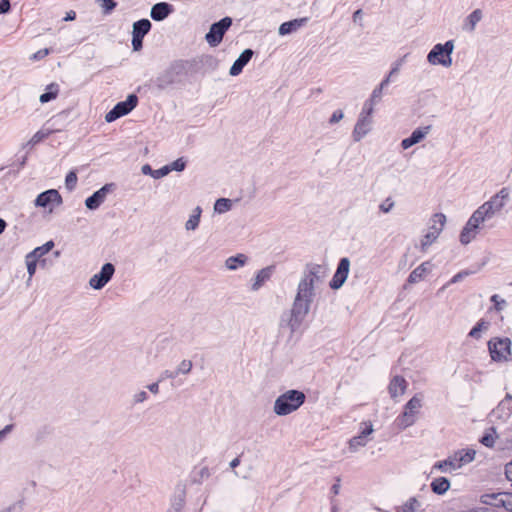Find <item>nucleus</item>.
Listing matches in <instances>:
<instances>
[{"label": "nucleus", "instance_id": "nucleus-41", "mask_svg": "<svg viewBox=\"0 0 512 512\" xmlns=\"http://www.w3.org/2000/svg\"><path fill=\"white\" fill-rule=\"evenodd\" d=\"M77 180L78 178L76 172L74 170H71L65 178L66 189L69 191H73L76 187Z\"/></svg>", "mask_w": 512, "mask_h": 512}, {"label": "nucleus", "instance_id": "nucleus-36", "mask_svg": "<svg viewBox=\"0 0 512 512\" xmlns=\"http://www.w3.org/2000/svg\"><path fill=\"white\" fill-rule=\"evenodd\" d=\"M185 503V491L182 490L179 494L175 495L171 502V507L168 512H181Z\"/></svg>", "mask_w": 512, "mask_h": 512}, {"label": "nucleus", "instance_id": "nucleus-32", "mask_svg": "<svg viewBox=\"0 0 512 512\" xmlns=\"http://www.w3.org/2000/svg\"><path fill=\"white\" fill-rule=\"evenodd\" d=\"M141 171L144 175H150L154 179H160L169 174V169L165 165L159 169H152L149 164H145L142 166Z\"/></svg>", "mask_w": 512, "mask_h": 512}, {"label": "nucleus", "instance_id": "nucleus-52", "mask_svg": "<svg viewBox=\"0 0 512 512\" xmlns=\"http://www.w3.org/2000/svg\"><path fill=\"white\" fill-rule=\"evenodd\" d=\"M491 301L494 303L495 309L497 311H501L506 305V301L501 299L497 294L491 297Z\"/></svg>", "mask_w": 512, "mask_h": 512}, {"label": "nucleus", "instance_id": "nucleus-9", "mask_svg": "<svg viewBox=\"0 0 512 512\" xmlns=\"http://www.w3.org/2000/svg\"><path fill=\"white\" fill-rule=\"evenodd\" d=\"M488 349L493 361H506L511 355V341L509 338H495L488 342Z\"/></svg>", "mask_w": 512, "mask_h": 512}, {"label": "nucleus", "instance_id": "nucleus-17", "mask_svg": "<svg viewBox=\"0 0 512 512\" xmlns=\"http://www.w3.org/2000/svg\"><path fill=\"white\" fill-rule=\"evenodd\" d=\"M254 55V51L250 48L245 49L239 55V57L234 61L232 66L230 67L229 74L231 76H238L242 73L244 67L250 62Z\"/></svg>", "mask_w": 512, "mask_h": 512}, {"label": "nucleus", "instance_id": "nucleus-45", "mask_svg": "<svg viewBox=\"0 0 512 512\" xmlns=\"http://www.w3.org/2000/svg\"><path fill=\"white\" fill-rule=\"evenodd\" d=\"M37 262H38V260H36L33 257H30V255L27 254V256H26V265H27V271H28V274H29L30 278L36 272Z\"/></svg>", "mask_w": 512, "mask_h": 512}, {"label": "nucleus", "instance_id": "nucleus-40", "mask_svg": "<svg viewBox=\"0 0 512 512\" xmlns=\"http://www.w3.org/2000/svg\"><path fill=\"white\" fill-rule=\"evenodd\" d=\"M439 236V231H431V232H428L424 237L423 239L421 240V248L423 251H425V249L430 246L435 240L436 238Z\"/></svg>", "mask_w": 512, "mask_h": 512}, {"label": "nucleus", "instance_id": "nucleus-12", "mask_svg": "<svg viewBox=\"0 0 512 512\" xmlns=\"http://www.w3.org/2000/svg\"><path fill=\"white\" fill-rule=\"evenodd\" d=\"M350 270V260L347 257H343L339 260L337 269L329 283V286L333 290H337L345 283Z\"/></svg>", "mask_w": 512, "mask_h": 512}, {"label": "nucleus", "instance_id": "nucleus-18", "mask_svg": "<svg viewBox=\"0 0 512 512\" xmlns=\"http://www.w3.org/2000/svg\"><path fill=\"white\" fill-rule=\"evenodd\" d=\"M372 127V119L365 118L364 116H359L354 130L352 132V137L355 142H359L362 138H364L371 130Z\"/></svg>", "mask_w": 512, "mask_h": 512}, {"label": "nucleus", "instance_id": "nucleus-28", "mask_svg": "<svg viewBox=\"0 0 512 512\" xmlns=\"http://www.w3.org/2000/svg\"><path fill=\"white\" fill-rule=\"evenodd\" d=\"M431 490L437 495L445 494L450 488V481L446 477H437L430 484Z\"/></svg>", "mask_w": 512, "mask_h": 512}, {"label": "nucleus", "instance_id": "nucleus-2", "mask_svg": "<svg viewBox=\"0 0 512 512\" xmlns=\"http://www.w3.org/2000/svg\"><path fill=\"white\" fill-rule=\"evenodd\" d=\"M189 67L190 65L188 61H173L156 77L154 82L157 89L163 91L169 87L183 83L188 74Z\"/></svg>", "mask_w": 512, "mask_h": 512}, {"label": "nucleus", "instance_id": "nucleus-46", "mask_svg": "<svg viewBox=\"0 0 512 512\" xmlns=\"http://www.w3.org/2000/svg\"><path fill=\"white\" fill-rule=\"evenodd\" d=\"M98 1L101 2V7L103 8L104 14L111 13L117 6V2L115 0H98Z\"/></svg>", "mask_w": 512, "mask_h": 512}, {"label": "nucleus", "instance_id": "nucleus-37", "mask_svg": "<svg viewBox=\"0 0 512 512\" xmlns=\"http://www.w3.org/2000/svg\"><path fill=\"white\" fill-rule=\"evenodd\" d=\"M232 208V201L228 198H219L214 204V211L223 214Z\"/></svg>", "mask_w": 512, "mask_h": 512}, {"label": "nucleus", "instance_id": "nucleus-44", "mask_svg": "<svg viewBox=\"0 0 512 512\" xmlns=\"http://www.w3.org/2000/svg\"><path fill=\"white\" fill-rule=\"evenodd\" d=\"M366 443L367 439H364L362 436L357 435L349 440V447L351 450L355 451L358 447L365 446Z\"/></svg>", "mask_w": 512, "mask_h": 512}, {"label": "nucleus", "instance_id": "nucleus-59", "mask_svg": "<svg viewBox=\"0 0 512 512\" xmlns=\"http://www.w3.org/2000/svg\"><path fill=\"white\" fill-rule=\"evenodd\" d=\"M365 427L362 429V431L359 433L360 436H362L364 439L367 438L372 432H373V426L369 423H364Z\"/></svg>", "mask_w": 512, "mask_h": 512}, {"label": "nucleus", "instance_id": "nucleus-43", "mask_svg": "<svg viewBox=\"0 0 512 512\" xmlns=\"http://www.w3.org/2000/svg\"><path fill=\"white\" fill-rule=\"evenodd\" d=\"M435 225L432 227L434 231H439V233L442 231L445 222H446V216L443 213H436L434 215L433 219Z\"/></svg>", "mask_w": 512, "mask_h": 512}, {"label": "nucleus", "instance_id": "nucleus-5", "mask_svg": "<svg viewBox=\"0 0 512 512\" xmlns=\"http://www.w3.org/2000/svg\"><path fill=\"white\" fill-rule=\"evenodd\" d=\"M423 396L415 394L404 406V411L396 418L399 428L406 429L416 421V414L422 407Z\"/></svg>", "mask_w": 512, "mask_h": 512}, {"label": "nucleus", "instance_id": "nucleus-16", "mask_svg": "<svg viewBox=\"0 0 512 512\" xmlns=\"http://www.w3.org/2000/svg\"><path fill=\"white\" fill-rule=\"evenodd\" d=\"M174 12V7L168 2H158L154 4L150 10V16L154 21L160 22L165 20Z\"/></svg>", "mask_w": 512, "mask_h": 512}, {"label": "nucleus", "instance_id": "nucleus-21", "mask_svg": "<svg viewBox=\"0 0 512 512\" xmlns=\"http://www.w3.org/2000/svg\"><path fill=\"white\" fill-rule=\"evenodd\" d=\"M406 388L407 381L402 376L398 375L394 376L388 385L389 394L393 399L404 394Z\"/></svg>", "mask_w": 512, "mask_h": 512}, {"label": "nucleus", "instance_id": "nucleus-31", "mask_svg": "<svg viewBox=\"0 0 512 512\" xmlns=\"http://www.w3.org/2000/svg\"><path fill=\"white\" fill-rule=\"evenodd\" d=\"M58 93H59V85L57 83H50L47 87H46V91L40 95V102L41 103H48L52 100H54L57 96H58Z\"/></svg>", "mask_w": 512, "mask_h": 512}, {"label": "nucleus", "instance_id": "nucleus-1", "mask_svg": "<svg viewBox=\"0 0 512 512\" xmlns=\"http://www.w3.org/2000/svg\"><path fill=\"white\" fill-rule=\"evenodd\" d=\"M326 274V268L315 263L305 266L303 276L298 284L297 293L289 313L282 315L280 326L287 327L291 334L299 331L305 317L310 311L315 296V283L321 281Z\"/></svg>", "mask_w": 512, "mask_h": 512}, {"label": "nucleus", "instance_id": "nucleus-14", "mask_svg": "<svg viewBox=\"0 0 512 512\" xmlns=\"http://www.w3.org/2000/svg\"><path fill=\"white\" fill-rule=\"evenodd\" d=\"M34 204L36 207H42L47 208L50 205H61L62 204V196L60 193L55 189H49L42 193H40L35 201Z\"/></svg>", "mask_w": 512, "mask_h": 512}, {"label": "nucleus", "instance_id": "nucleus-20", "mask_svg": "<svg viewBox=\"0 0 512 512\" xmlns=\"http://www.w3.org/2000/svg\"><path fill=\"white\" fill-rule=\"evenodd\" d=\"M308 21H309L308 17H302V18H296V19L284 22L279 26L278 33L281 36L291 34L293 32H296L300 28L306 26Z\"/></svg>", "mask_w": 512, "mask_h": 512}, {"label": "nucleus", "instance_id": "nucleus-3", "mask_svg": "<svg viewBox=\"0 0 512 512\" xmlns=\"http://www.w3.org/2000/svg\"><path fill=\"white\" fill-rule=\"evenodd\" d=\"M306 400L304 392L296 389L288 390L280 394L273 406V411L278 416H286L298 410Z\"/></svg>", "mask_w": 512, "mask_h": 512}, {"label": "nucleus", "instance_id": "nucleus-19", "mask_svg": "<svg viewBox=\"0 0 512 512\" xmlns=\"http://www.w3.org/2000/svg\"><path fill=\"white\" fill-rule=\"evenodd\" d=\"M433 264L430 261H425L416 267L408 276L407 284H416L425 279L428 273L431 272Z\"/></svg>", "mask_w": 512, "mask_h": 512}, {"label": "nucleus", "instance_id": "nucleus-29", "mask_svg": "<svg viewBox=\"0 0 512 512\" xmlns=\"http://www.w3.org/2000/svg\"><path fill=\"white\" fill-rule=\"evenodd\" d=\"M480 22V9H475L470 15H468L462 24V30L466 32H472L475 30L476 25Z\"/></svg>", "mask_w": 512, "mask_h": 512}, {"label": "nucleus", "instance_id": "nucleus-63", "mask_svg": "<svg viewBox=\"0 0 512 512\" xmlns=\"http://www.w3.org/2000/svg\"><path fill=\"white\" fill-rule=\"evenodd\" d=\"M503 508L506 511L512 512V494L507 493V498L505 499V506Z\"/></svg>", "mask_w": 512, "mask_h": 512}, {"label": "nucleus", "instance_id": "nucleus-11", "mask_svg": "<svg viewBox=\"0 0 512 512\" xmlns=\"http://www.w3.org/2000/svg\"><path fill=\"white\" fill-rule=\"evenodd\" d=\"M115 273V266L107 262L102 267L101 270L94 274L90 280L89 285L95 289L100 290L112 279L113 275Z\"/></svg>", "mask_w": 512, "mask_h": 512}, {"label": "nucleus", "instance_id": "nucleus-15", "mask_svg": "<svg viewBox=\"0 0 512 512\" xmlns=\"http://www.w3.org/2000/svg\"><path fill=\"white\" fill-rule=\"evenodd\" d=\"M431 125L416 128L409 137L401 141V147L406 150L420 143L431 131Z\"/></svg>", "mask_w": 512, "mask_h": 512}, {"label": "nucleus", "instance_id": "nucleus-55", "mask_svg": "<svg viewBox=\"0 0 512 512\" xmlns=\"http://www.w3.org/2000/svg\"><path fill=\"white\" fill-rule=\"evenodd\" d=\"M343 117H344V114H343L342 110H335L329 119V123L336 124L340 120H342Z\"/></svg>", "mask_w": 512, "mask_h": 512}, {"label": "nucleus", "instance_id": "nucleus-13", "mask_svg": "<svg viewBox=\"0 0 512 512\" xmlns=\"http://www.w3.org/2000/svg\"><path fill=\"white\" fill-rule=\"evenodd\" d=\"M114 187V183L105 184L100 189L95 191L91 196L87 197L85 200V206L87 207V209H98L101 206V204L105 201L108 193L113 191Z\"/></svg>", "mask_w": 512, "mask_h": 512}, {"label": "nucleus", "instance_id": "nucleus-23", "mask_svg": "<svg viewBox=\"0 0 512 512\" xmlns=\"http://www.w3.org/2000/svg\"><path fill=\"white\" fill-rule=\"evenodd\" d=\"M507 498V493H491V494H482V504L490 505L493 507H503L505 506V499Z\"/></svg>", "mask_w": 512, "mask_h": 512}, {"label": "nucleus", "instance_id": "nucleus-39", "mask_svg": "<svg viewBox=\"0 0 512 512\" xmlns=\"http://www.w3.org/2000/svg\"><path fill=\"white\" fill-rule=\"evenodd\" d=\"M186 165L187 161L183 157H180L173 161L172 163L167 164L165 166L168 167L170 173L171 171L181 172L186 168Z\"/></svg>", "mask_w": 512, "mask_h": 512}, {"label": "nucleus", "instance_id": "nucleus-56", "mask_svg": "<svg viewBox=\"0 0 512 512\" xmlns=\"http://www.w3.org/2000/svg\"><path fill=\"white\" fill-rule=\"evenodd\" d=\"M177 377V374L174 371H171V370H164L161 372L160 374V377H159V381H164L166 379H175Z\"/></svg>", "mask_w": 512, "mask_h": 512}, {"label": "nucleus", "instance_id": "nucleus-27", "mask_svg": "<svg viewBox=\"0 0 512 512\" xmlns=\"http://www.w3.org/2000/svg\"><path fill=\"white\" fill-rule=\"evenodd\" d=\"M152 23L150 20L143 18L137 20L133 23L132 26V35L145 37L151 30Z\"/></svg>", "mask_w": 512, "mask_h": 512}, {"label": "nucleus", "instance_id": "nucleus-61", "mask_svg": "<svg viewBox=\"0 0 512 512\" xmlns=\"http://www.w3.org/2000/svg\"><path fill=\"white\" fill-rule=\"evenodd\" d=\"M148 399V394L145 391H140L134 395L135 403H142Z\"/></svg>", "mask_w": 512, "mask_h": 512}, {"label": "nucleus", "instance_id": "nucleus-4", "mask_svg": "<svg viewBox=\"0 0 512 512\" xmlns=\"http://www.w3.org/2000/svg\"><path fill=\"white\" fill-rule=\"evenodd\" d=\"M454 50V41L448 40L444 44H436L428 53L427 61L432 65L450 67L452 65L451 55Z\"/></svg>", "mask_w": 512, "mask_h": 512}, {"label": "nucleus", "instance_id": "nucleus-26", "mask_svg": "<svg viewBox=\"0 0 512 512\" xmlns=\"http://www.w3.org/2000/svg\"><path fill=\"white\" fill-rule=\"evenodd\" d=\"M497 417H509L512 413V396L507 394L493 411Z\"/></svg>", "mask_w": 512, "mask_h": 512}, {"label": "nucleus", "instance_id": "nucleus-64", "mask_svg": "<svg viewBox=\"0 0 512 512\" xmlns=\"http://www.w3.org/2000/svg\"><path fill=\"white\" fill-rule=\"evenodd\" d=\"M506 478L512 482V461L505 465Z\"/></svg>", "mask_w": 512, "mask_h": 512}, {"label": "nucleus", "instance_id": "nucleus-47", "mask_svg": "<svg viewBox=\"0 0 512 512\" xmlns=\"http://www.w3.org/2000/svg\"><path fill=\"white\" fill-rule=\"evenodd\" d=\"M473 272L470 271V270H462L460 272H458L457 274H455L449 281H448V284H455V283H458L460 281H462L463 279H465L467 276L471 275Z\"/></svg>", "mask_w": 512, "mask_h": 512}, {"label": "nucleus", "instance_id": "nucleus-48", "mask_svg": "<svg viewBox=\"0 0 512 512\" xmlns=\"http://www.w3.org/2000/svg\"><path fill=\"white\" fill-rule=\"evenodd\" d=\"M395 205V202L391 197H387L380 205L379 210L383 213H389Z\"/></svg>", "mask_w": 512, "mask_h": 512}, {"label": "nucleus", "instance_id": "nucleus-58", "mask_svg": "<svg viewBox=\"0 0 512 512\" xmlns=\"http://www.w3.org/2000/svg\"><path fill=\"white\" fill-rule=\"evenodd\" d=\"M403 58L402 59H399L397 60L394 64H393V67L391 68L390 72H389V77H392L394 75H397L400 71V67L403 63Z\"/></svg>", "mask_w": 512, "mask_h": 512}, {"label": "nucleus", "instance_id": "nucleus-38", "mask_svg": "<svg viewBox=\"0 0 512 512\" xmlns=\"http://www.w3.org/2000/svg\"><path fill=\"white\" fill-rule=\"evenodd\" d=\"M497 438L496 431L494 427H491L489 431H487L484 435H482V445L486 447H493L495 443V439Z\"/></svg>", "mask_w": 512, "mask_h": 512}, {"label": "nucleus", "instance_id": "nucleus-62", "mask_svg": "<svg viewBox=\"0 0 512 512\" xmlns=\"http://www.w3.org/2000/svg\"><path fill=\"white\" fill-rule=\"evenodd\" d=\"M468 335L476 339L480 337V321L475 323Z\"/></svg>", "mask_w": 512, "mask_h": 512}, {"label": "nucleus", "instance_id": "nucleus-22", "mask_svg": "<svg viewBox=\"0 0 512 512\" xmlns=\"http://www.w3.org/2000/svg\"><path fill=\"white\" fill-rule=\"evenodd\" d=\"M456 469H459V462L456 461V456L454 454L450 455L445 460L437 461L432 467V471L439 470L443 473H448Z\"/></svg>", "mask_w": 512, "mask_h": 512}, {"label": "nucleus", "instance_id": "nucleus-30", "mask_svg": "<svg viewBox=\"0 0 512 512\" xmlns=\"http://www.w3.org/2000/svg\"><path fill=\"white\" fill-rule=\"evenodd\" d=\"M456 461L459 462V468L472 462L475 458L476 451L474 449H461L454 453Z\"/></svg>", "mask_w": 512, "mask_h": 512}, {"label": "nucleus", "instance_id": "nucleus-6", "mask_svg": "<svg viewBox=\"0 0 512 512\" xmlns=\"http://www.w3.org/2000/svg\"><path fill=\"white\" fill-rule=\"evenodd\" d=\"M508 197L509 190L504 187L492 196L489 201L482 204V223L499 213L506 204Z\"/></svg>", "mask_w": 512, "mask_h": 512}, {"label": "nucleus", "instance_id": "nucleus-24", "mask_svg": "<svg viewBox=\"0 0 512 512\" xmlns=\"http://www.w3.org/2000/svg\"><path fill=\"white\" fill-rule=\"evenodd\" d=\"M273 273V266H268L259 270L255 276V281L251 286L253 291H257L260 287L270 279Z\"/></svg>", "mask_w": 512, "mask_h": 512}, {"label": "nucleus", "instance_id": "nucleus-25", "mask_svg": "<svg viewBox=\"0 0 512 512\" xmlns=\"http://www.w3.org/2000/svg\"><path fill=\"white\" fill-rule=\"evenodd\" d=\"M52 133L53 130L42 128L39 131H37L28 142L24 143L22 145V148L31 150L35 145L39 144L40 142L48 138Z\"/></svg>", "mask_w": 512, "mask_h": 512}, {"label": "nucleus", "instance_id": "nucleus-57", "mask_svg": "<svg viewBox=\"0 0 512 512\" xmlns=\"http://www.w3.org/2000/svg\"><path fill=\"white\" fill-rule=\"evenodd\" d=\"M340 482H341L340 477H337L335 479V483L331 486V489H330V493L332 494L331 498H333L334 496L339 494L340 488H341Z\"/></svg>", "mask_w": 512, "mask_h": 512}, {"label": "nucleus", "instance_id": "nucleus-50", "mask_svg": "<svg viewBox=\"0 0 512 512\" xmlns=\"http://www.w3.org/2000/svg\"><path fill=\"white\" fill-rule=\"evenodd\" d=\"M418 504L416 498H410L398 512H415V505Z\"/></svg>", "mask_w": 512, "mask_h": 512}, {"label": "nucleus", "instance_id": "nucleus-33", "mask_svg": "<svg viewBox=\"0 0 512 512\" xmlns=\"http://www.w3.org/2000/svg\"><path fill=\"white\" fill-rule=\"evenodd\" d=\"M202 209L200 206H197L193 213L190 215L189 219L185 223V228L188 231H194L198 228L200 223V217H201Z\"/></svg>", "mask_w": 512, "mask_h": 512}, {"label": "nucleus", "instance_id": "nucleus-53", "mask_svg": "<svg viewBox=\"0 0 512 512\" xmlns=\"http://www.w3.org/2000/svg\"><path fill=\"white\" fill-rule=\"evenodd\" d=\"M143 39L142 36L132 35V47L134 51H140L143 47Z\"/></svg>", "mask_w": 512, "mask_h": 512}, {"label": "nucleus", "instance_id": "nucleus-60", "mask_svg": "<svg viewBox=\"0 0 512 512\" xmlns=\"http://www.w3.org/2000/svg\"><path fill=\"white\" fill-rule=\"evenodd\" d=\"M10 0H0V14H6L10 11Z\"/></svg>", "mask_w": 512, "mask_h": 512}, {"label": "nucleus", "instance_id": "nucleus-54", "mask_svg": "<svg viewBox=\"0 0 512 512\" xmlns=\"http://www.w3.org/2000/svg\"><path fill=\"white\" fill-rule=\"evenodd\" d=\"M49 53H50V49H48V48L40 49L37 52H35L30 57V59L34 60V61H38V60L45 58L47 55H49Z\"/></svg>", "mask_w": 512, "mask_h": 512}, {"label": "nucleus", "instance_id": "nucleus-42", "mask_svg": "<svg viewBox=\"0 0 512 512\" xmlns=\"http://www.w3.org/2000/svg\"><path fill=\"white\" fill-rule=\"evenodd\" d=\"M192 367H193L192 361L184 359L180 362V364L178 365L175 372H176L177 376L179 374H188L191 372Z\"/></svg>", "mask_w": 512, "mask_h": 512}, {"label": "nucleus", "instance_id": "nucleus-7", "mask_svg": "<svg viewBox=\"0 0 512 512\" xmlns=\"http://www.w3.org/2000/svg\"><path fill=\"white\" fill-rule=\"evenodd\" d=\"M233 20L226 16L217 22H214L205 35V40L211 47H217L223 40L225 33L231 27Z\"/></svg>", "mask_w": 512, "mask_h": 512}, {"label": "nucleus", "instance_id": "nucleus-49", "mask_svg": "<svg viewBox=\"0 0 512 512\" xmlns=\"http://www.w3.org/2000/svg\"><path fill=\"white\" fill-rule=\"evenodd\" d=\"M374 105H375L374 103H372L371 101L367 100L364 103L362 111H361L359 116H364L365 118H371V115H372L373 110H374Z\"/></svg>", "mask_w": 512, "mask_h": 512}, {"label": "nucleus", "instance_id": "nucleus-8", "mask_svg": "<svg viewBox=\"0 0 512 512\" xmlns=\"http://www.w3.org/2000/svg\"><path fill=\"white\" fill-rule=\"evenodd\" d=\"M137 104V95L134 93L129 94L125 101L118 102L108 113H106V122H114L118 118L129 114L137 106Z\"/></svg>", "mask_w": 512, "mask_h": 512}, {"label": "nucleus", "instance_id": "nucleus-35", "mask_svg": "<svg viewBox=\"0 0 512 512\" xmlns=\"http://www.w3.org/2000/svg\"><path fill=\"white\" fill-rule=\"evenodd\" d=\"M53 247H54V242L52 240H50V241L46 242L45 244H43L42 246L36 247L33 251L28 253V255H30V257L35 258L36 260H39L42 256H44L45 254L50 252Z\"/></svg>", "mask_w": 512, "mask_h": 512}, {"label": "nucleus", "instance_id": "nucleus-10", "mask_svg": "<svg viewBox=\"0 0 512 512\" xmlns=\"http://www.w3.org/2000/svg\"><path fill=\"white\" fill-rule=\"evenodd\" d=\"M480 225V207L477 208L460 233V242L463 245L469 244L477 235Z\"/></svg>", "mask_w": 512, "mask_h": 512}, {"label": "nucleus", "instance_id": "nucleus-51", "mask_svg": "<svg viewBox=\"0 0 512 512\" xmlns=\"http://www.w3.org/2000/svg\"><path fill=\"white\" fill-rule=\"evenodd\" d=\"M382 91L383 90L381 89V87H378V86L375 87L374 90L372 91V94H371L370 98L368 100L371 101L374 104H377L381 100Z\"/></svg>", "mask_w": 512, "mask_h": 512}, {"label": "nucleus", "instance_id": "nucleus-34", "mask_svg": "<svg viewBox=\"0 0 512 512\" xmlns=\"http://www.w3.org/2000/svg\"><path fill=\"white\" fill-rule=\"evenodd\" d=\"M247 256L244 254H237L227 258L225 264L229 270H236L240 266H244L247 262Z\"/></svg>", "mask_w": 512, "mask_h": 512}]
</instances>
